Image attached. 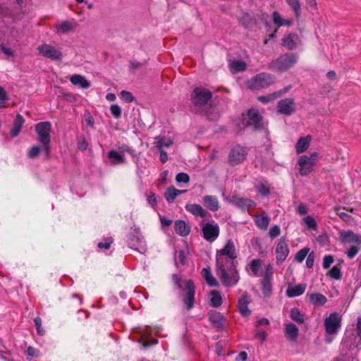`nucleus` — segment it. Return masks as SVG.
<instances>
[{
    "label": "nucleus",
    "mask_w": 361,
    "mask_h": 361,
    "mask_svg": "<svg viewBox=\"0 0 361 361\" xmlns=\"http://www.w3.org/2000/svg\"><path fill=\"white\" fill-rule=\"evenodd\" d=\"M326 301V298L322 293H316L310 295V302L314 306H323Z\"/></svg>",
    "instance_id": "33"
},
{
    "label": "nucleus",
    "mask_w": 361,
    "mask_h": 361,
    "mask_svg": "<svg viewBox=\"0 0 361 361\" xmlns=\"http://www.w3.org/2000/svg\"><path fill=\"white\" fill-rule=\"evenodd\" d=\"M250 269L255 276H257L262 267V260L259 259H253L249 264Z\"/></svg>",
    "instance_id": "43"
},
{
    "label": "nucleus",
    "mask_w": 361,
    "mask_h": 361,
    "mask_svg": "<svg viewBox=\"0 0 361 361\" xmlns=\"http://www.w3.org/2000/svg\"><path fill=\"white\" fill-rule=\"evenodd\" d=\"M289 90L290 87H286L285 89L280 91L272 92L267 95L259 96L257 97V100L263 104H268L272 102L277 98L280 97L281 96L286 93Z\"/></svg>",
    "instance_id": "21"
},
{
    "label": "nucleus",
    "mask_w": 361,
    "mask_h": 361,
    "mask_svg": "<svg viewBox=\"0 0 361 361\" xmlns=\"http://www.w3.org/2000/svg\"><path fill=\"white\" fill-rule=\"evenodd\" d=\"M174 230L180 236H186L190 232V226L184 221L177 220L174 223Z\"/></svg>",
    "instance_id": "22"
},
{
    "label": "nucleus",
    "mask_w": 361,
    "mask_h": 361,
    "mask_svg": "<svg viewBox=\"0 0 361 361\" xmlns=\"http://www.w3.org/2000/svg\"><path fill=\"white\" fill-rule=\"evenodd\" d=\"M314 254H309L306 259V265L308 268H312L314 264Z\"/></svg>",
    "instance_id": "64"
},
{
    "label": "nucleus",
    "mask_w": 361,
    "mask_h": 361,
    "mask_svg": "<svg viewBox=\"0 0 361 361\" xmlns=\"http://www.w3.org/2000/svg\"><path fill=\"white\" fill-rule=\"evenodd\" d=\"M110 111L115 118H119L121 116V109L118 104H111Z\"/></svg>",
    "instance_id": "49"
},
{
    "label": "nucleus",
    "mask_w": 361,
    "mask_h": 361,
    "mask_svg": "<svg viewBox=\"0 0 361 361\" xmlns=\"http://www.w3.org/2000/svg\"><path fill=\"white\" fill-rule=\"evenodd\" d=\"M203 203L205 207L212 212L219 210L220 207L218 199L215 196L205 195L203 197Z\"/></svg>",
    "instance_id": "24"
},
{
    "label": "nucleus",
    "mask_w": 361,
    "mask_h": 361,
    "mask_svg": "<svg viewBox=\"0 0 361 361\" xmlns=\"http://www.w3.org/2000/svg\"><path fill=\"white\" fill-rule=\"evenodd\" d=\"M212 92L204 87H196L191 94L192 105L197 108L204 106L212 98Z\"/></svg>",
    "instance_id": "7"
},
{
    "label": "nucleus",
    "mask_w": 361,
    "mask_h": 361,
    "mask_svg": "<svg viewBox=\"0 0 361 361\" xmlns=\"http://www.w3.org/2000/svg\"><path fill=\"white\" fill-rule=\"evenodd\" d=\"M238 205L243 209H248L250 207H255L256 206L255 202L247 198H239Z\"/></svg>",
    "instance_id": "42"
},
{
    "label": "nucleus",
    "mask_w": 361,
    "mask_h": 361,
    "mask_svg": "<svg viewBox=\"0 0 361 361\" xmlns=\"http://www.w3.org/2000/svg\"><path fill=\"white\" fill-rule=\"evenodd\" d=\"M276 264H281L283 262L289 254V248L287 245L286 238L282 237L276 247Z\"/></svg>",
    "instance_id": "14"
},
{
    "label": "nucleus",
    "mask_w": 361,
    "mask_h": 361,
    "mask_svg": "<svg viewBox=\"0 0 361 361\" xmlns=\"http://www.w3.org/2000/svg\"><path fill=\"white\" fill-rule=\"evenodd\" d=\"M312 137L310 135L301 137L295 144V151L297 154H301L308 149L310 145Z\"/></svg>",
    "instance_id": "23"
},
{
    "label": "nucleus",
    "mask_w": 361,
    "mask_h": 361,
    "mask_svg": "<svg viewBox=\"0 0 361 361\" xmlns=\"http://www.w3.org/2000/svg\"><path fill=\"white\" fill-rule=\"evenodd\" d=\"M173 281L179 288L185 290L187 292L186 296L183 298V302L185 304L187 309L190 310L194 307L195 293L194 282L190 279L183 281L178 276H173Z\"/></svg>",
    "instance_id": "3"
},
{
    "label": "nucleus",
    "mask_w": 361,
    "mask_h": 361,
    "mask_svg": "<svg viewBox=\"0 0 361 361\" xmlns=\"http://www.w3.org/2000/svg\"><path fill=\"white\" fill-rule=\"evenodd\" d=\"M334 262V257L331 255H325L323 258L322 265L324 269H328Z\"/></svg>",
    "instance_id": "54"
},
{
    "label": "nucleus",
    "mask_w": 361,
    "mask_h": 361,
    "mask_svg": "<svg viewBox=\"0 0 361 361\" xmlns=\"http://www.w3.org/2000/svg\"><path fill=\"white\" fill-rule=\"evenodd\" d=\"M108 158L111 163L114 165L123 164L126 161L124 155L116 150H111L108 153Z\"/></svg>",
    "instance_id": "30"
},
{
    "label": "nucleus",
    "mask_w": 361,
    "mask_h": 361,
    "mask_svg": "<svg viewBox=\"0 0 361 361\" xmlns=\"http://www.w3.org/2000/svg\"><path fill=\"white\" fill-rule=\"evenodd\" d=\"M297 60L298 55L296 54H284L271 61L269 64V67L280 72H285L292 68L296 63Z\"/></svg>",
    "instance_id": "5"
},
{
    "label": "nucleus",
    "mask_w": 361,
    "mask_h": 361,
    "mask_svg": "<svg viewBox=\"0 0 361 361\" xmlns=\"http://www.w3.org/2000/svg\"><path fill=\"white\" fill-rule=\"evenodd\" d=\"M35 130L38 135V140L42 145V149L48 157L50 152L51 124L49 121L40 122L35 125Z\"/></svg>",
    "instance_id": "2"
},
{
    "label": "nucleus",
    "mask_w": 361,
    "mask_h": 361,
    "mask_svg": "<svg viewBox=\"0 0 361 361\" xmlns=\"http://www.w3.org/2000/svg\"><path fill=\"white\" fill-rule=\"evenodd\" d=\"M41 149L38 146H32L28 151H27V157L30 159H34L37 157L40 152Z\"/></svg>",
    "instance_id": "53"
},
{
    "label": "nucleus",
    "mask_w": 361,
    "mask_h": 361,
    "mask_svg": "<svg viewBox=\"0 0 361 361\" xmlns=\"http://www.w3.org/2000/svg\"><path fill=\"white\" fill-rule=\"evenodd\" d=\"M256 190L262 196H267L270 193V185L266 180H261L256 185Z\"/></svg>",
    "instance_id": "40"
},
{
    "label": "nucleus",
    "mask_w": 361,
    "mask_h": 361,
    "mask_svg": "<svg viewBox=\"0 0 361 361\" xmlns=\"http://www.w3.org/2000/svg\"><path fill=\"white\" fill-rule=\"evenodd\" d=\"M129 239L131 242H135L140 245L144 243L143 237L140 234L139 228H135V234H130L129 235Z\"/></svg>",
    "instance_id": "44"
},
{
    "label": "nucleus",
    "mask_w": 361,
    "mask_h": 361,
    "mask_svg": "<svg viewBox=\"0 0 361 361\" xmlns=\"http://www.w3.org/2000/svg\"><path fill=\"white\" fill-rule=\"evenodd\" d=\"M210 304L214 307H219L222 303V298L218 290H213L210 292Z\"/></svg>",
    "instance_id": "39"
},
{
    "label": "nucleus",
    "mask_w": 361,
    "mask_h": 361,
    "mask_svg": "<svg viewBox=\"0 0 361 361\" xmlns=\"http://www.w3.org/2000/svg\"><path fill=\"white\" fill-rule=\"evenodd\" d=\"M298 164L300 174L307 176L313 171L315 161L312 159L308 158L307 155H302L298 159Z\"/></svg>",
    "instance_id": "13"
},
{
    "label": "nucleus",
    "mask_w": 361,
    "mask_h": 361,
    "mask_svg": "<svg viewBox=\"0 0 361 361\" xmlns=\"http://www.w3.org/2000/svg\"><path fill=\"white\" fill-rule=\"evenodd\" d=\"M307 288L305 283H300L296 286L289 285L286 289V295L288 298H295L302 295Z\"/></svg>",
    "instance_id": "20"
},
{
    "label": "nucleus",
    "mask_w": 361,
    "mask_h": 361,
    "mask_svg": "<svg viewBox=\"0 0 361 361\" xmlns=\"http://www.w3.org/2000/svg\"><path fill=\"white\" fill-rule=\"evenodd\" d=\"M230 68L233 72H242L246 69L247 64L241 60H234L230 63Z\"/></svg>",
    "instance_id": "41"
},
{
    "label": "nucleus",
    "mask_w": 361,
    "mask_h": 361,
    "mask_svg": "<svg viewBox=\"0 0 361 361\" xmlns=\"http://www.w3.org/2000/svg\"><path fill=\"white\" fill-rule=\"evenodd\" d=\"M85 121L88 126H90L91 127H92L94 126V120L89 112H85Z\"/></svg>",
    "instance_id": "60"
},
{
    "label": "nucleus",
    "mask_w": 361,
    "mask_h": 361,
    "mask_svg": "<svg viewBox=\"0 0 361 361\" xmlns=\"http://www.w3.org/2000/svg\"><path fill=\"white\" fill-rule=\"evenodd\" d=\"M273 22L275 25L278 26H291L293 23L292 19H283L279 12L274 11L272 13Z\"/></svg>",
    "instance_id": "31"
},
{
    "label": "nucleus",
    "mask_w": 361,
    "mask_h": 361,
    "mask_svg": "<svg viewBox=\"0 0 361 361\" xmlns=\"http://www.w3.org/2000/svg\"><path fill=\"white\" fill-rule=\"evenodd\" d=\"M290 317L298 324H302L305 322V314L296 307L290 310Z\"/></svg>",
    "instance_id": "36"
},
{
    "label": "nucleus",
    "mask_w": 361,
    "mask_h": 361,
    "mask_svg": "<svg viewBox=\"0 0 361 361\" xmlns=\"http://www.w3.org/2000/svg\"><path fill=\"white\" fill-rule=\"evenodd\" d=\"M113 243L111 238L105 239L104 242H100L98 243V247L101 249L108 250L110 247L111 244Z\"/></svg>",
    "instance_id": "57"
},
{
    "label": "nucleus",
    "mask_w": 361,
    "mask_h": 361,
    "mask_svg": "<svg viewBox=\"0 0 361 361\" xmlns=\"http://www.w3.org/2000/svg\"><path fill=\"white\" fill-rule=\"evenodd\" d=\"M27 354L32 357H37L38 355H39V352L37 349L31 347V346H29L27 348Z\"/></svg>",
    "instance_id": "63"
},
{
    "label": "nucleus",
    "mask_w": 361,
    "mask_h": 361,
    "mask_svg": "<svg viewBox=\"0 0 361 361\" xmlns=\"http://www.w3.org/2000/svg\"><path fill=\"white\" fill-rule=\"evenodd\" d=\"M284 334L288 341L295 342L298 338L299 329L295 324L288 323L285 324Z\"/></svg>",
    "instance_id": "19"
},
{
    "label": "nucleus",
    "mask_w": 361,
    "mask_h": 361,
    "mask_svg": "<svg viewBox=\"0 0 361 361\" xmlns=\"http://www.w3.org/2000/svg\"><path fill=\"white\" fill-rule=\"evenodd\" d=\"M339 237L342 243H353L357 245H361V235L355 233L351 230L341 231L339 232Z\"/></svg>",
    "instance_id": "16"
},
{
    "label": "nucleus",
    "mask_w": 361,
    "mask_h": 361,
    "mask_svg": "<svg viewBox=\"0 0 361 361\" xmlns=\"http://www.w3.org/2000/svg\"><path fill=\"white\" fill-rule=\"evenodd\" d=\"M202 232L204 239L212 243L219 237L220 231L218 224L207 223L202 226Z\"/></svg>",
    "instance_id": "11"
},
{
    "label": "nucleus",
    "mask_w": 361,
    "mask_h": 361,
    "mask_svg": "<svg viewBox=\"0 0 361 361\" xmlns=\"http://www.w3.org/2000/svg\"><path fill=\"white\" fill-rule=\"evenodd\" d=\"M155 144L159 149H163L164 147H169L173 144L171 138L166 139L164 136L159 135L155 137Z\"/></svg>",
    "instance_id": "37"
},
{
    "label": "nucleus",
    "mask_w": 361,
    "mask_h": 361,
    "mask_svg": "<svg viewBox=\"0 0 361 361\" xmlns=\"http://www.w3.org/2000/svg\"><path fill=\"white\" fill-rule=\"evenodd\" d=\"M77 27V23L72 20H66L54 25L55 32L58 35L66 34L73 31Z\"/></svg>",
    "instance_id": "17"
},
{
    "label": "nucleus",
    "mask_w": 361,
    "mask_h": 361,
    "mask_svg": "<svg viewBox=\"0 0 361 361\" xmlns=\"http://www.w3.org/2000/svg\"><path fill=\"white\" fill-rule=\"evenodd\" d=\"M336 214L339 216V217L343 219L345 222H350L352 219V216L347 213L339 212L338 209H336Z\"/></svg>",
    "instance_id": "58"
},
{
    "label": "nucleus",
    "mask_w": 361,
    "mask_h": 361,
    "mask_svg": "<svg viewBox=\"0 0 361 361\" xmlns=\"http://www.w3.org/2000/svg\"><path fill=\"white\" fill-rule=\"evenodd\" d=\"M120 95L121 98L127 103L132 102L135 99L131 92L126 90L121 91Z\"/></svg>",
    "instance_id": "50"
},
{
    "label": "nucleus",
    "mask_w": 361,
    "mask_h": 361,
    "mask_svg": "<svg viewBox=\"0 0 361 361\" xmlns=\"http://www.w3.org/2000/svg\"><path fill=\"white\" fill-rule=\"evenodd\" d=\"M209 321L216 328L224 327V317L219 312L212 311L209 314Z\"/></svg>",
    "instance_id": "28"
},
{
    "label": "nucleus",
    "mask_w": 361,
    "mask_h": 361,
    "mask_svg": "<svg viewBox=\"0 0 361 361\" xmlns=\"http://www.w3.org/2000/svg\"><path fill=\"white\" fill-rule=\"evenodd\" d=\"M247 125L253 127L254 129L262 128V117L256 109H250L247 111Z\"/></svg>",
    "instance_id": "18"
},
{
    "label": "nucleus",
    "mask_w": 361,
    "mask_h": 361,
    "mask_svg": "<svg viewBox=\"0 0 361 361\" xmlns=\"http://www.w3.org/2000/svg\"><path fill=\"white\" fill-rule=\"evenodd\" d=\"M247 148L235 145L230 151L228 154V164L231 166H235L243 163L247 158Z\"/></svg>",
    "instance_id": "9"
},
{
    "label": "nucleus",
    "mask_w": 361,
    "mask_h": 361,
    "mask_svg": "<svg viewBox=\"0 0 361 361\" xmlns=\"http://www.w3.org/2000/svg\"><path fill=\"white\" fill-rule=\"evenodd\" d=\"M35 324L37 330L39 335L42 336L44 334V331L42 329V319L40 317H35L34 319Z\"/></svg>",
    "instance_id": "55"
},
{
    "label": "nucleus",
    "mask_w": 361,
    "mask_h": 361,
    "mask_svg": "<svg viewBox=\"0 0 361 361\" xmlns=\"http://www.w3.org/2000/svg\"><path fill=\"white\" fill-rule=\"evenodd\" d=\"M8 99V97L6 92L2 87H0V102H4V104L6 105V102Z\"/></svg>",
    "instance_id": "61"
},
{
    "label": "nucleus",
    "mask_w": 361,
    "mask_h": 361,
    "mask_svg": "<svg viewBox=\"0 0 361 361\" xmlns=\"http://www.w3.org/2000/svg\"><path fill=\"white\" fill-rule=\"evenodd\" d=\"M70 81L73 85L79 86L82 89H87L91 85L90 82L81 75L75 74L71 76Z\"/></svg>",
    "instance_id": "25"
},
{
    "label": "nucleus",
    "mask_w": 361,
    "mask_h": 361,
    "mask_svg": "<svg viewBox=\"0 0 361 361\" xmlns=\"http://www.w3.org/2000/svg\"><path fill=\"white\" fill-rule=\"evenodd\" d=\"M303 221L305 222V224L306 227L308 229H311V230H313V231H316L317 230V222H316L315 219L312 216H307L304 218Z\"/></svg>",
    "instance_id": "46"
},
{
    "label": "nucleus",
    "mask_w": 361,
    "mask_h": 361,
    "mask_svg": "<svg viewBox=\"0 0 361 361\" xmlns=\"http://www.w3.org/2000/svg\"><path fill=\"white\" fill-rule=\"evenodd\" d=\"M24 122L25 119L20 114H17L13 123V128L10 131V135L12 137H15L19 135Z\"/></svg>",
    "instance_id": "27"
},
{
    "label": "nucleus",
    "mask_w": 361,
    "mask_h": 361,
    "mask_svg": "<svg viewBox=\"0 0 361 361\" xmlns=\"http://www.w3.org/2000/svg\"><path fill=\"white\" fill-rule=\"evenodd\" d=\"M176 180L178 183H188L190 181V177L188 174L185 173H179L176 176Z\"/></svg>",
    "instance_id": "52"
},
{
    "label": "nucleus",
    "mask_w": 361,
    "mask_h": 361,
    "mask_svg": "<svg viewBox=\"0 0 361 361\" xmlns=\"http://www.w3.org/2000/svg\"><path fill=\"white\" fill-rule=\"evenodd\" d=\"M310 252V248L308 247H304L301 250H300L295 256V259L299 263H301L303 262L305 258L308 256V253Z\"/></svg>",
    "instance_id": "45"
},
{
    "label": "nucleus",
    "mask_w": 361,
    "mask_h": 361,
    "mask_svg": "<svg viewBox=\"0 0 361 361\" xmlns=\"http://www.w3.org/2000/svg\"><path fill=\"white\" fill-rule=\"evenodd\" d=\"M216 274L221 283L227 287L235 286L240 280L235 262L216 263Z\"/></svg>",
    "instance_id": "1"
},
{
    "label": "nucleus",
    "mask_w": 361,
    "mask_h": 361,
    "mask_svg": "<svg viewBox=\"0 0 361 361\" xmlns=\"http://www.w3.org/2000/svg\"><path fill=\"white\" fill-rule=\"evenodd\" d=\"M250 303V299L248 295H243L239 300H238V309L239 312L243 317H248L251 312L248 309L247 305Z\"/></svg>",
    "instance_id": "26"
},
{
    "label": "nucleus",
    "mask_w": 361,
    "mask_h": 361,
    "mask_svg": "<svg viewBox=\"0 0 361 361\" xmlns=\"http://www.w3.org/2000/svg\"><path fill=\"white\" fill-rule=\"evenodd\" d=\"M301 44L302 40L295 33H289L282 39V45L288 50L295 49Z\"/></svg>",
    "instance_id": "15"
},
{
    "label": "nucleus",
    "mask_w": 361,
    "mask_h": 361,
    "mask_svg": "<svg viewBox=\"0 0 361 361\" xmlns=\"http://www.w3.org/2000/svg\"><path fill=\"white\" fill-rule=\"evenodd\" d=\"M262 290L265 295H269L271 291V280L263 279L262 281Z\"/></svg>",
    "instance_id": "48"
},
{
    "label": "nucleus",
    "mask_w": 361,
    "mask_h": 361,
    "mask_svg": "<svg viewBox=\"0 0 361 361\" xmlns=\"http://www.w3.org/2000/svg\"><path fill=\"white\" fill-rule=\"evenodd\" d=\"M287 4L293 11L296 18L301 16V3L300 0H286Z\"/></svg>",
    "instance_id": "35"
},
{
    "label": "nucleus",
    "mask_w": 361,
    "mask_h": 361,
    "mask_svg": "<svg viewBox=\"0 0 361 361\" xmlns=\"http://www.w3.org/2000/svg\"><path fill=\"white\" fill-rule=\"evenodd\" d=\"M179 195H180V190L176 189L174 187L171 186L166 189L165 198L169 203H171Z\"/></svg>",
    "instance_id": "38"
},
{
    "label": "nucleus",
    "mask_w": 361,
    "mask_h": 361,
    "mask_svg": "<svg viewBox=\"0 0 361 361\" xmlns=\"http://www.w3.org/2000/svg\"><path fill=\"white\" fill-rule=\"evenodd\" d=\"M360 247L359 245H353L351 246L347 251L346 255L349 259H353L356 256V255L359 252Z\"/></svg>",
    "instance_id": "51"
},
{
    "label": "nucleus",
    "mask_w": 361,
    "mask_h": 361,
    "mask_svg": "<svg viewBox=\"0 0 361 361\" xmlns=\"http://www.w3.org/2000/svg\"><path fill=\"white\" fill-rule=\"evenodd\" d=\"M342 317L336 312H331L324 322L325 331L328 335H336L341 327Z\"/></svg>",
    "instance_id": "8"
},
{
    "label": "nucleus",
    "mask_w": 361,
    "mask_h": 361,
    "mask_svg": "<svg viewBox=\"0 0 361 361\" xmlns=\"http://www.w3.org/2000/svg\"><path fill=\"white\" fill-rule=\"evenodd\" d=\"M185 209L195 216L204 218L206 216L207 212L202 207L197 204H190L185 206Z\"/></svg>",
    "instance_id": "29"
},
{
    "label": "nucleus",
    "mask_w": 361,
    "mask_h": 361,
    "mask_svg": "<svg viewBox=\"0 0 361 361\" xmlns=\"http://www.w3.org/2000/svg\"><path fill=\"white\" fill-rule=\"evenodd\" d=\"M202 276L207 283L211 286H218L217 280L212 276L211 269L209 267L203 268L202 270Z\"/></svg>",
    "instance_id": "32"
},
{
    "label": "nucleus",
    "mask_w": 361,
    "mask_h": 361,
    "mask_svg": "<svg viewBox=\"0 0 361 361\" xmlns=\"http://www.w3.org/2000/svg\"><path fill=\"white\" fill-rule=\"evenodd\" d=\"M237 251L233 241L231 239L226 241L224 247L217 250L216 254V263H226L235 262Z\"/></svg>",
    "instance_id": "6"
},
{
    "label": "nucleus",
    "mask_w": 361,
    "mask_h": 361,
    "mask_svg": "<svg viewBox=\"0 0 361 361\" xmlns=\"http://www.w3.org/2000/svg\"><path fill=\"white\" fill-rule=\"evenodd\" d=\"M305 2L308 8L314 11L317 10V0H305Z\"/></svg>",
    "instance_id": "62"
},
{
    "label": "nucleus",
    "mask_w": 361,
    "mask_h": 361,
    "mask_svg": "<svg viewBox=\"0 0 361 361\" xmlns=\"http://www.w3.org/2000/svg\"><path fill=\"white\" fill-rule=\"evenodd\" d=\"M255 221L258 228L266 230L269 224V217L266 213H264L261 216H257Z\"/></svg>",
    "instance_id": "34"
},
{
    "label": "nucleus",
    "mask_w": 361,
    "mask_h": 361,
    "mask_svg": "<svg viewBox=\"0 0 361 361\" xmlns=\"http://www.w3.org/2000/svg\"><path fill=\"white\" fill-rule=\"evenodd\" d=\"M281 233V230H280V228L279 226L277 225H275L274 226H272L270 230H269V236L271 238H274L277 236H279Z\"/></svg>",
    "instance_id": "56"
},
{
    "label": "nucleus",
    "mask_w": 361,
    "mask_h": 361,
    "mask_svg": "<svg viewBox=\"0 0 361 361\" xmlns=\"http://www.w3.org/2000/svg\"><path fill=\"white\" fill-rule=\"evenodd\" d=\"M37 49L42 56L51 61H59L62 59V53L60 49L51 44H42L38 47Z\"/></svg>",
    "instance_id": "10"
},
{
    "label": "nucleus",
    "mask_w": 361,
    "mask_h": 361,
    "mask_svg": "<svg viewBox=\"0 0 361 361\" xmlns=\"http://www.w3.org/2000/svg\"><path fill=\"white\" fill-rule=\"evenodd\" d=\"M328 275L334 279L339 280L342 276L341 269L338 266H334L329 270Z\"/></svg>",
    "instance_id": "47"
},
{
    "label": "nucleus",
    "mask_w": 361,
    "mask_h": 361,
    "mask_svg": "<svg viewBox=\"0 0 361 361\" xmlns=\"http://www.w3.org/2000/svg\"><path fill=\"white\" fill-rule=\"evenodd\" d=\"M276 109L279 113L290 116L295 111V103L292 98H286L278 102Z\"/></svg>",
    "instance_id": "12"
},
{
    "label": "nucleus",
    "mask_w": 361,
    "mask_h": 361,
    "mask_svg": "<svg viewBox=\"0 0 361 361\" xmlns=\"http://www.w3.org/2000/svg\"><path fill=\"white\" fill-rule=\"evenodd\" d=\"M275 80L274 75L268 73H261L249 80L247 86L250 90H259L269 87L275 82Z\"/></svg>",
    "instance_id": "4"
},
{
    "label": "nucleus",
    "mask_w": 361,
    "mask_h": 361,
    "mask_svg": "<svg viewBox=\"0 0 361 361\" xmlns=\"http://www.w3.org/2000/svg\"><path fill=\"white\" fill-rule=\"evenodd\" d=\"M273 275V268L271 264H268L266 267V271L264 273V279L271 280Z\"/></svg>",
    "instance_id": "59"
}]
</instances>
